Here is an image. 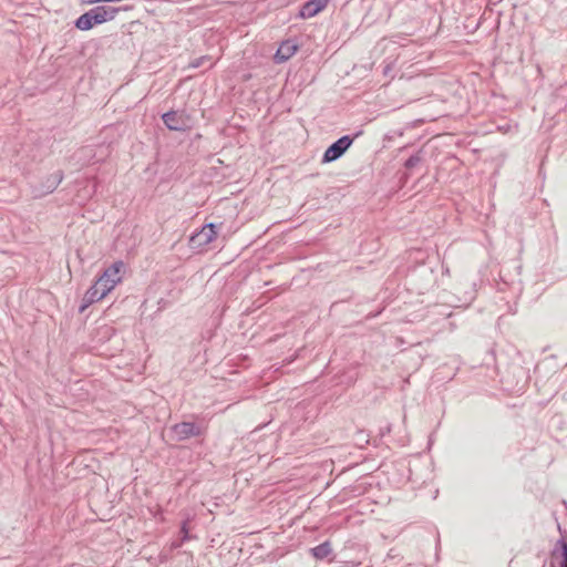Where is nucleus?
<instances>
[{
    "mask_svg": "<svg viewBox=\"0 0 567 567\" xmlns=\"http://www.w3.org/2000/svg\"><path fill=\"white\" fill-rule=\"evenodd\" d=\"M83 3L93 4L97 2H105V0H82Z\"/></svg>",
    "mask_w": 567,
    "mask_h": 567,
    "instance_id": "nucleus-19",
    "label": "nucleus"
},
{
    "mask_svg": "<svg viewBox=\"0 0 567 567\" xmlns=\"http://www.w3.org/2000/svg\"><path fill=\"white\" fill-rule=\"evenodd\" d=\"M86 14L91 18V22L93 23V25L101 24L100 20L96 17V13L93 12V9L89 10Z\"/></svg>",
    "mask_w": 567,
    "mask_h": 567,
    "instance_id": "nucleus-16",
    "label": "nucleus"
},
{
    "mask_svg": "<svg viewBox=\"0 0 567 567\" xmlns=\"http://www.w3.org/2000/svg\"><path fill=\"white\" fill-rule=\"evenodd\" d=\"M171 430L178 441H186L203 434L202 427L195 422H179L174 424Z\"/></svg>",
    "mask_w": 567,
    "mask_h": 567,
    "instance_id": "nucleus-4",
    "label": "nucleus"
},
{
    "mask_svg": "<svg viewBox=\"0 0 567 567\" xmlns=\"http://www.w3.org/2000/svg\"><path fill=\"white\" fill-rule=\"evenodd\" d=\"M311 555L319 560L328 558L332 554V546L329 540H326L318 546L310 549Z\"/></svg>",
    "mask_w": 567,
    "mask_h": 567,
    "instance_id": "nucleus-11",
    "label": "nucleus"
},
{
    "mask_svg": "<svg viewBox=\"0 0 567 567\" xmlns=\"http://www.w3.org/2000/svg\"><path fill=\"white\" fill-rule=\"evenodd\" d=\"M550 567H567V540L560 537L550 551Z\"/></svg>",
    "mask_w": 567,
    "mask_h": 567,
    "instance_id": "nucleus-7",
    "label": "nucleus"
},
{
    "mask_svg": "<svg viewBox=\"0 0 567 567\" xmlns=\"http://www.w3.org/2000/svg\"><path fill=\"white\" fill-rule=\"evenodd\" d=\"M217 237V228L215 224H206L199 231L194 234L189 241L194 248L204 247L215 240Z\"/></svg>",
    "mask_w": 567,
    "mask_h": 567,
    "instance_id": "nucleus-5",
    "label": "nucleus"
},
{
    "mask_svg": "<svg viewBox=\"0 0 567 567\" xmlns=\"http://www.w3.org/2000/svg\"><path fill=\"white\" fill-rule=\"evenodd\" d=\"M183 544H184V543H181V539H179V540H174V542H172V544H171V548H172V549H177V548H179Z\"/></svg>",
    "mask_w": 567,
    "mask_h": 567,
    "instance_id": "nucleus-18",
    "label": "nucleus"
},
{
    "mask_svg": "<svg viewBox=\"0 0 567 567\" xmlns=\"http://www.w3.org/2000/svg\"><path fill=\"white\" fill-rule=\"evenodd\" d=\"M64 178L63 171L56 172L45 176L38 185L32 186V194L34 197H43L53 193Z\"/></svg>",
    "mask_w": 567,
    "mask_h": 567,
    "instance_id": "nucleus-3",
    "label": "nucleus"
},
{
    "mask_svg": "<svg viewBox=\"0 0 567 567\" xmlns=\"http://www.w3.org/2000/svg\"><path fill=\"white\" fill-rule=\"evenodd\" d=\"M328 2L329 0H308L301 6L299 17L301 19L312 18L322 11Z\"/></svg>",
    "mask_w": 567,
    "mask_h": 567,
    "instance_id": "nucleus-8",
    "label": "nucleus"
},
{
    "mask_svg": "<svg viewBox=\"0 0 567 567\" xmlns=\"http://www.w3.org/2000/svg\"><path fill=\"white\" fill-rule=\"evenodd\" d=\"M181 543H185L187 540H189L192 537L189 535V529H188V522L187 520H184L182 523V526H181Z\"/></svg>",
    "mask_w": 567,
    "mask_h": 567,
    "instance_id": "nucleus-14",
    "label": "nucleus"
},
{
    "mask_svg": "<svg viewBox=\"0 0 567 567\" xmlns=\"http://www.w3.org/2000/svg\"><path fill=\"white\" fill-rule=\"evenodd\" d=\"M75 28H78L79 30H82V31H87V30H91L94 25L93 23L91 22V18L85 13H83L82 16H80L75 22Z\"/></svg>",
    "mask_w": 567,
    "mask_h": 567,
    "instance_id": "nucleus-12",
    "label": "nucleus"
},
{
    "mask_svg": "<svg viewBox=\"0 0 567 567\" xmlns=\"http://www.w3.org/2000/svg\"><path fill=\"white\" fill-rule=\"evenodd\" d=\"M163 123L169 131H185L188 117L184 112L168 111L162 115Z\"/></svg>",
    "mask_w": 567,
    "mask_h": 567,
    "instance_id": "nucleus-6",
    "label": "nucleus"
},
{
    "mask_svg": "<svg viewBox=\"0 0 567 567\" xmlns=\"http://www.w3.org/2000/svg\"><path fill=\"white\" fill-rule=\"evenodd\" d=\"M422 156H421V152H417L413 155H411L405 162H404V167L410 171L412 168H414L415 166H417L421 162H422Z\"/></svg>",
    "mask_w": 567,
    "mask_h": 567,
    "instance_id": "nucleus-13",
    "label": "nucleus"
},
{
    "mask_svg": "<svg viewBox=\"0 0 567 567\" xmlns=\"http://www.w3.org/2000/svg\"><path fill=\"white\" fill-rule=\"evenodd\" d=\"M118 11V8L110 6H97L93 8V12L96 13V17L101 23L113 20Z\"/></svg>",
    "mask_w": 567,
    "mask_h": 567,
    "instance_id": "nucleus-10",
    "label": "nucleus"
},
{
    "mask_svg": "<svg viewBox=\"0 0 567 567\" xmlns=\"http://www.w3.org/2000/svg\"><path fill=\"white\" fill-rule=\"evenodd\" d=\"M123 267V261H115L104 270L85 292L79 312H83L89 306L103 299L121 281L120 272Z\"/></svg>",
    "mask_w": 567,
    "mask_h": 567,
    "instance_id": "nucleus-1",
    "label": "nucleus"
},
{
    "mask_svg": "<svg viewBox=\"0 0 567 567\" xmlns=\"http://www.w3.org/2000/svg\"><path fill=\"white\" fill-rule=\"evenodd\" d=\"M298 50V44L293 40L282 41L277 52L275 53V61L282 63L288 61Z\"/></svg>",
    "mask_w": 567,
    "mask_h": 567,
    "instance_id": "nucleus-9",
    "label": "nucleus"
},
{
    "mask_svg": "<svg viewBox=\"0 0 567 567\" xmlns=\"http://www.w3.org/2000/svg\"><path fill=\"white\" fill-rule=\"evenodd\" d=\"M399 556H400V554L398 553V550H396V549H394V548H391V549L389 550L388 555H386V558H388V559H395V558H398Z\"/></svg>",
    "mask_w": 567,
    "mask_h": 567,
    "instance_id": "nucleus-17",
    "label": "nucleus"
},
{
    "mask_svg": "<svg viewBox=\"0 0 567 567\" xmlns=\"http://www.w3.org/2000/svg\"><path fill=\"white\" fill-rule=\"evenodd\" d=\"M362 132L359 131L353 136L343 135L333 142L323 153L321 162L323 164H328L339 159L352 145L355 137H358Z\"/></svg>",
    "mask_w": 567,
    "mask_h": 567,
    "instance_id": "nucleus-2",
    "label": "nucleus"
},
{
    "mask_svg": "<svg viewBox=\"0 0 567 567\" xmlns=\"http://www.w3.org/2000/svg\"><path fill=\"white\" fill-rule=\"evenodd\" d=\"M207 60H208L207 56L197 58L190 62L189 66L193 69H197V68L204 65L205 61H207Z\"/></svg>",
    "mask_w": 567,
    "mask_h": 567,
    "instance_id": "nucleus-15",
    "label": "nucleus"
}]
</instances>
